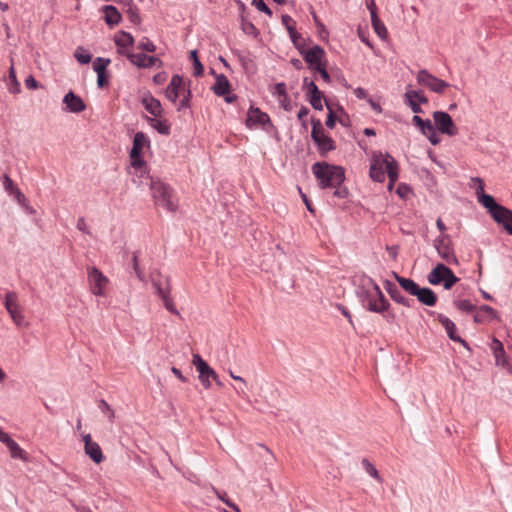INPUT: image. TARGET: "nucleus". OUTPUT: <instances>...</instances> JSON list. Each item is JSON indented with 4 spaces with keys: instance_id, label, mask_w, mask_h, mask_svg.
<instances>
[{
    "instance_id": "f257e3e1",
    "label": "nucleus",
    "mask_w": 512,
    "mask_h": 512,
    "mask_svg": "<svg viewBox=\"0 0 512 512\" xmlns=\"http://www.w3.org/2000/svg\"><path fill=\"white\" fill-rule=\"evenodd\" d=\"M357 295L363 307L370 312L383 313L389 307L380 287L371 278L363 280Z\"/></svg>"
},
{
    "instance_id": "f03ea898",
    "label": "nucleus",
    "mask_w": 512,
    "mask_h": 512,
    "mask_svg": "<svg viewBox=\"0 0 512 512\" xmlns=\"http://www.w3.org/2000/svg\"><path fill=\"white\" fill-rule=\"evenodd\" d=\"M312 172L323 189L337 187L345 180V171L341 166H335L326 162H316L312 165Z\"/></svg>"
},
{
    "instance_id": "7ed1b4c3",
    "label": "nucleus",
    "mask_w": 512,
    "mask_h": 512,
    "mask_svg": "<svg viewBox=\"0 0 512 512\" xmlns=\"http://www.w3.org/2000/svg\"><path fill=\"white\" fill-rule=\"evenodd\" d=\"M151 195L155 205L169 212H175L178 208V200L172 188L159 179H150Z\"/></svg>"
},
{
    "instance_id": "20e7f679",
    "label": "nucleus",
    "mask_w": 512,
    "mask_h": 512,
    "mask_svg": "<svg viewBox=\"0 0 512 512\" xmlns=\"http://www.w3.org/2000/svg\"><path fill=\"white\" fill-rule=\"evenodd\" d=\"M395 279L407 293L416 296L423 305L431 307L436 304L437 296L432 289L428 287L421 288L414 280L399 276L398 274H395Z\"/></svg>"
},
{
    "instance_id": "39448f33",
    "label": "nucleus",
    "mask_w": 512,
    "mask_h": 512,
    "mask_svg": "<svg viewBox=\"0 0 512 512\" xmlns=\"http://www.w3.org/2000/svg\"><path fill=\"white\" fill-rule=\"evenodd\" d=\"M431 285L443 284L444 289L449 290L459 281L453 271L442 263H438L427 275Z\"/></svg>"
},
{
    "instance_id": "423d86ee",
    "label": "nucleus",
    "mask_w": 512,
    "mask_h": 512,
    "mask_svg": "<svg viewBox=\"0 0 512 512\" xmlns=\"http://www.w3.org/2000/svg\"><path fill=\"white\" fill-rule=\"evenodd\" d=\"M472 180L478 184L476 188L478 201L489 211L495 221L501 219L507 208L496 203L495 199L491 195L485 194L484 182L482 179L476 177Z\"/></svg>"
},
{
    "instance_id": "0eeeda50",
    "label": "nucleus",
    "mask_w": 512,
    "mask_h": 512,
    "mask_svg": "<svg viewBox=\"0 0 512 512\" xmlns=\"http://www.w3.org/2000/svg\"><path fill=\"white\" fill-rule=\"evenodd\" d=\"M389 160H395L390 154H383L380 151L372 153L369 175L372 180L383 182L385 180V170L388 173Z\"/></svg>"
},
{
    "instance_id": "6e6552de",
    "label": "nucleus",
    "mask_w": 512,
    "mask_h": 512,
    "mask_svg": "<svg viewBox=\"0 0 512 512\" xmlns=\"http://www.w3.org/2000/svg\"><path fill=\"white\" fill-rule=\"evenodd\" d=\"M87 280L90 292L95 296H105L109 279L96 267L87 268Z\"/></svg>"
},
{
    "instance_id": "1a4fd4ad",
    "label": "nucleus",
    "mask_w": 512,
    "mask_h": 512,
    "mask_svg": "<svg viewBox=\"0 0 512 512\" xmlns=\"http://www.w3.org/2000/svg\"><path fill=\"white\" fill-rule=\"evenodd\" d=\"M416 80L419 85L426 87L430 91L437 94H442L450 86L448 82L439 79L426 69H421L418 71Z\"/></svg>"
},
{
    "instance_id": "9d476101",
    "label": "nucleus",
    "mask_w": 512,
    "mask_h": 512,
    "mask_svg": "<svg viewBox=\"0 0 512 512\" xmlns=\"http://www.w3.org/2000/svg\"><path fill=\"white\" fill-rule=\"evenodd\" d=\"M434 247L438 255L448 264H458V259L452 248L450 236L442 234L434 240Z\"/></svg>"
},
{
    "instance_id": "9b49d317",
    "label": "nucleus",
    "mask_w": 512,
    "mask_h": 512,
    "mask_svg": "<svg viewBox=\"0 0 512 512\" xmlns=\"http://www.w3.org/2000/svg\"><path fill=\"white\" fill-rule=\"evenodd\" d=\"M150 141L145 133L137 132L134 135L133 146L130 150L131 166L134 168H141L144 165V160L141 157V150L149 147Z\"/></svg>"
},
{
    "instance_id": "f8f14e48",
    "label": "nucleus",
    "mask_w": 512,
    "mask_h": 512,
    "mask_svg": "<svg viewBox=\"0 0 512 512\" xmlns=\"http://www.w3.org/2000/svg\"><path fill=\"white\" fill-rule=\"evenodd\" d=\"M311 137L321 154L335 149L334 141L324 133L320 121L313 122Z\"/></svg>"
},
{
    "instance_id": "ddd939ff",
    "label": "nucleus",
    "mask_w": 512,
    "mask_h": 512,
    "mask_svg": "<svg viewBox=\"0 0 512 512\" xmlns=\"http://www.w3.org/2000/svg\"><path fill=\"white\" fill-rule=\"evenodd\" d=\"M434 127L442 134L448 136H455L458 133V129L452 119V117L444 111H435L433 113Z\"/></svg>"
},
{
    "instance_id": "4468645a",
    "label": "nucleus",
    "mask_w": 512,
    "mask_h": 512,
    "mask_svg": "<svg viewBox=\"0 0 512 512\" xmlns=\"http://www.w3.org/2000/svg\"><path fill=\"white\" fill-rule=\"evenodd\" d=\"M192 363L199 372V380L201 381L202 385L206 389H209L211 387L210 379H217L216 372L202 359L199 354L193 355Z\"/></svg>"
},
{
    "instance_id": "2eb2a0df",
    "label": "nucleus",
    "mask_w": 512,
    "mask_h": 512,
    "mask_svg": "<svg viewBox=\"0 0 512 512\" xmlns=\"http://www.w3.org/2000/svg\"><path fill=\"white\" fill-rule=\"evenodd\" d=\"M82 440L84 442L85 454L96 464L104 460V455L100 445L92 440L91 434H83Z\"/></svg>"
},
{
    "instance_id": "dca6fc26",
    "label": "nucleus",
    "mask_w": 512,
    "mask_h": 512,
    "mask_svg": "<svg viewBox=\"0 0 512 512\" xmlns=\"http://www.w3.org/2000/svg\"><path fill=\"white\" fill-rule=\"evenodd\" d=\"M325 56V51L319 45H314L303 53L304 60L310 65L312 69L322 66V59Z\"/></svg>"
},
{
    "instance_id": "f3484780",
    "label": "nucleus",
    "mask_w": 512,
    "mask_h": 512,
    "mask_svg": "<svg viewBox=\"0 0 512 512\" xmlns=\"http://www.w3.org/2000/svg\"><path fill=\"white\" fill-rule=\"evenodd\" d=\"M130 62L138 68H150L153 66H162V61L155 56H148L143 53L130 55Z\"/></svg>"
},
{
    "instance_id": "a211bd4d",
    "label": "nucleus",
    "mask_w": 512,
    "mask_h": 512,
    "mask_svg": "<svg viewBox=\"0 0 512 512\" xmlns=\"http://www.w3.org/2000/svg\"><path fill=\"white\" fill-rule=\"evenodd\" d=\"M304 86L307 90V93L310 96V104L316 110H322V93L318 89L317 85L314 81H310L308 78H304Z\"/></svg>"
},
{
    "instance_id": "6ab92c4d",
    "label": "nucleus",
    "mask_w": 512,
    "mask_h": 512,
    "mask_svg": "<svg viewBox=\"0 0 512 512\" xmlns=\"http://www.w3.org/2000/svg\"><path fill=\"white\" fill-rule=\"evenodd\" d=\"M182 90H185L182 77L178 74H175L172 76L170 83L165 90V95L168 100L175 103Z\"/></svg>"
},
{
    "instance_id": "aec40b11",
    "label": "nucleus",
    "mask_w": 512,
    "mask_h": 512,
    "mask_svg": "<svg viewBox=\"0 0 512 512\" xmlns=\"http://www.w3.org/2000/svg\"><path fill=\"white\" fill-rule=\"evenodd\" d=\"M269 122V116L266 113L260 111V109L253 107L249 109L246 119V124L249 128L257 125L264 127Z\"/></svg>"
},
{
    "instance_id": "412c9836",
    "label": "nucleus",
    "mask_w": 512,
    "mask_h": 512,
    "mask_svg": "<svg viewBox=\"0 0 512 512\" xmlns=\"http://www.w3.org/2000/svg\"><path fill=\"white\" fill-rule=\"evenodd\" d=\"M63 103L66 105V109L72 113H80L86 108L84 101L72 91L64 96Z\"/></svg>"
},
{
    "instance_id": "4be33fe9",
    "label": "nucleus",
    "mask_w": 512,
    "mask_h": 512,
    "mask_svg": "<svg viewBox=\"0 0 512 512\" xmlns=\"http://www.w3.org/2000/svg\"><path fill=\"white\" fill-rule=\"evenodd\" d=\"M145 110L150 113L153 117H161L163 108L158 99L153 97L150 93L145 94L141 100Z\"/></svg>"
},
{
    "instance_id": "5701e85b",
    "label": "nucleus",
    "mask_w": 512,
    "mask_h": 512,
    "mask_svg": "<svg viewBox=\"0 0 512 512\" xmlns=\"http://www.w3.org/2000/svg\"><path fill=\"white\" fill-rule=\"evenodd\" d=\"M491 349L494 354L496 365L505 367L508 364V362L503 344L499 340L494 338L491 343Z\"/></svg>"
},
{
    "instance_id": "b1692460",
    "label": "nucleus",
    "mask_w": 512,
    "mask_h": 512,
    "mask_svg": "<svg viewBox=\"0 0 512 512\" xmlns=\"http://www.w3.org/2000/svg\"><path fill=\"white\" fill-rule=\"evenodd\" d=\"M386 290H387L388 294L390 295V297L392 298V300H394L395 302L402 304L406 307H411L413 300L406 298L398 290V288L395 285H393L391 282H387Z\"/></svg>"
},
{
    "instance_id": "393cba45",
    "label": "nucleus",
    "mask_w": 512,
    "mask_h": 512,
    "mask_svg": "<svg viewBox=\"0 0 512 512\" xmlns=\"http://www.w3.org/2000/svg\"><path fill=\"white\" fill-rule=\"evenodd\" d=\"M438 321L445 328V330L451 340L465 344V341L455 334L456 326L453 321H451L448 317H446L442 314L438 315Z\"/></svg>"
},
{
    "instance_id": "a878e982",
    "label": "nucleus",
    "mask_w": 512,
    "mask_h": 512,
    "mask_svg": "<svg viewBox=\"0 0 512 512\" xmlns=\"http://www.w3.org/2000/svg\"><path fill=\"white\" fill-rule=\"evenodd\" d=\"M212 90L217 96H225L228 94L230 91V82L228 78L223 74L216 75V81Z\"/></svg>"
},
{
    "instance_id": "bb28decb",
    "label": "nucleus",
    "mask_w": 512,
    "mask_h": 512,
    "mask_svg": "<svg viewBox=\"0 0 512 512\" xmlns=\"http://www.w3.org/2000/svg\"><path fill=\"white\" fill-rule=\"evenodd\" d=\"M497 318V312L488 305H483L479 308L478 313L474 315V321L476 323H483Z\"/></svg>"
},
{
    "instance_id": "cd10ccee",
    "label": "nucleus",
    "mask_w": 512,
    "mask_h": 512,
    "mask_svg": "<svg viewBox=\"0 0 512 512\" xmlns=\"http://www.w3.org/2000/svg\"><path fill=\"white\" fill-rule=\"evenodd\" d=\"M147 121L158 133L162 135L170 134V124L166 119H162L161 117H148Z\"/></svg>"
},
{
    "instance_id": "c85d7f7f",
    "label": "nucleus",
    "mask_w": 512,
    "mask_h": 512,
    "mask_svg": "<svg viewBox=\"0 0 512 512\" xmlns=\"http://www.w3.org/2000/svg\"><path fill=\"white\" fill-rule=\"evenodd\" d=\"M105 22L109 26H115L121 21V15L116 7L107 5L104 7Z\"/></svg>"
},
{
    "instance_id": "c756f323",
    "label": "nucleus",
    "mask_w": 512,
    "mask_h": 512,
    "mask_svg": "<svg viewBox=\"0 0 512 512\" xmlns=\"http://www.w3.org/2000/svg\"><path fill=\"white\" fill-rule=\"evenodd\" d=\"M361 464L363 466V469L365 470V472L371 476L372 478H374L378 483H383V478L380 476L377 468L374 466V464H372L368 459L364 458L362 461H361Z\"/></svg>"
},
{
    "instance_id": "7c9ffc66",
    "label": "nucleus",
    "mask_w": 512,
    "mask_h": 512,
    "mask_svg": "<svg viewBox=\"0 0 512 512\" xmlns=\"http://www.w3.org/2000/svg\"><path fill=\"white\" fill-rule=\"evenodd\" d=\"M390 164L388 166V178L389 183L387 189L391 191L394 187L395 182L398 180V164L396 160H389Z\"/></svg>"
},
{
    "instance_id": "2f4dec72",
    "label": "nucleus",
    "mask_w": 512,
    "mask_h": 512,
    "mask_svg": "<svg viewBox=\"0 0 512 512\" xmlns=\"http://www.w3.org/2000/svg\"><path fill=\"white\" fill-rule=\"evenodd\" d=\"M134 42V37L124 31L115 36V44L117 47L133 46Z\"/></svg>"
},
{
    "instance_id": "473e14b6",
    "label": "nucleus",
    "mask_w": 512,
    "mask_h": 512,
    "mask_svg": "<svg viewBox=\"0 0 512 512\" xmlns=\"http://www.w3.org/2000/svg\"><path fill=\"white\" fill-rule=\"evenodd\" d=\"M9 82H8V90L10 93L17 94L20 92V84L16 77V72L13 67V65L9 69V76H8Z\"/></svg>"
},
{
    "instance_id": "72a5a7b5",
    "label": "nucleus",
    "mask_w": 512,
    "mask_h": 512,
    "mask_svg": "<svg viewBox=\"0 0 512 512\" xmlns=\"http://www.w3.org/2000/svg\"><path fill=\"white\" fill-rule=\"evenodd\" d=\"M6 446L8 447L12 458H18L22 460L27 459L23 449L13 439Z\"/></svg>"
},
{
    "instance_id": "f704fd0d",
    "label": "nucleus",
    "mask_w": 512,
    "mask_h": 512,
    "mask_svg": "<svg viewBox=\"0 0 512 512\" xmlns=\"http://www.w3.org/2000/svg\"><path fill=\"white\" fill-rule=\"evenodd\" d=\"M499 224H502L504 229L512 235V211L509 209H506V211L503 213V216L501 219L496 221Z\"/></svg>"
},
{
    "instance_id": "c9c22d12",
    "label": "nucleus",
    "mask_w": 512,
    "mask_h": 512,
    "mask_svg": "<svg viewBox=\"0 0 512 512\" xmlns=\"http://www.w3.org/2000/svg\"><path fill=\"white\" fill-rule=\"evenodd\" d=\"M74 57L81 64H88L92 59V55L83 47L76 48Z\"/></svg>"
},
{
    "instance_id": "e433bc0d",
    "label": "nucleus",
    "mask_w": 512,
    "mask_h": 512,
    "mask_svg": "<svg viewBox=\"0 0 512 512\" xmlns=\"http://www.w3.org/2000/svg\"><path fill=\"white\" fill-rule=\"evenodd\" d=\"M110 62L109 58L97 57L93 62V69L97 74L105 73Z\"/></svg>"
},
{
    "instance_id": "4c0bfd02",
    "label": "nucleus",
    "mask_w": 512,
    "mask_h": 512,
    "mask_svg": "<svg viewBox=\"0 0 512 512\" xmlns=\"http://www.w3.org/2000/svg\"><path fill=\"white\" fill-rule=\"evenodd\" d=\"M190 58L191 60L193 61V67H194V75L195 76H201L203 74V71H204V68H203V65L201 64L198 56H197V51L196 50H192L190 52Z\"/></svg>"
},
{
    "instance_id": "58836bf2",
    "label": "nucleus",
    "mask_w": 512,
    "mask_h": 512,
    "mask_svg": "<svg viewBox=\"0 0 512 512\" xmlns=\"http://www.w3.org/2000/svg\"><path fill=\"white\" fill-rule=\"evenodd\" d=\"M98 408L104 415L107 416V418L109 419L110 422H113V420L115 418L114 410L111 408V406L105 400L99 401Z\"/></svg>"
},
{
    "instance_id": "ea45409f",
    "label": "nucleus",
    "mask_w": 512,
    "mask_h": 512,
    "mask_svg": "<svg viewBox=\"0 0 512 512\" xmlns=\"http://www.w3.org/2000/svg\"><path fill=\"white\" fill-rule=\"evenodd\" d=\"M4 305L7 310H11V308L15 309V307H18L19 304L17 301V294L13 291L7 292L5 295Z\"/></svg>"
},
{
    "instance_id": "a19ab883",
    "label": "nucleus",
    "mask_w": 512,
    "mask_h": 512,
    "mask_svg": "<svg viewBox=\"0 0 512 512\" xmlns=\"http://www.w3.org/2000/svg\"><path fill=\"white\" fill-rule=\"evenodd\" d=\"M241 29L245 34L251 35L254 37H256L259 33L257 28L254 26V24L247 21L244 18H242V21H241Z\"/></svg>"
},
{
    "instance_id": "79ce46f5",
    "label": "nucleus",
    "mask_w": 512,
    "mask_h": 512,
    "mask_svg": "<svg viewBox=\"0 0 512 512\" xmlns=\"http://www.w3.org/2000/svg\"><path fill=\"white\" fill-rule=\"evenodd\" d=\"M405 98L417 99L422 104H426L428 102V98L422 93V91L407 89L405 92Z\"/></svg>"
},
{
    "instance_id": "37998d69",
    "label": "nucleus",
    "mask_w": 512,
    "mask_h": 512,
    "mask_svg": "<svg viewBox=\"0 0 512 512\" xmlns=\"http://www.w3.org/2000/svg\"><path fill=\"white\" fill-rule=\"evenodd\" d=\"M137 47H138V49L146 51V52H155L156 51V46L147 37H143L142 39H140Z\"/></svg>"
},
{
    "instance_id": "c03bdc74",
    "label": "nucleus",
    "mask_w": 512,
    "mask_h": 512,
    "mask_svg": "<svg viewBox=\"0 0 512 512\" xmlns=\"http://www.w3.org/2000/svg\"><path fill=\"white\" fill-rule=\"evenodd\" d=\"M454 305L461 311L464 312H472L475 309V306L466 299L463 300H455Z\"/></svg>"
},
{
    "instance_id": "a18cd8bd",
    "label": "nucleus",
    "mask_w": 512,
    "mask_h": 512,
    "mask_svg": "<svg viewBox=\"0 0 512 512\" xmlns=\"http://www.w3.org/2000/svg\"><path fill=\"white\" fill-rule=\"evenodd\" d=\"M126 12H127L129 20L132 23H134V24L140 23V16H139L138 10L135 7V5H133L132 3H129L128 9Z\"/></svg>"
},
{
    "instance_id": "49530a36",
    "label": "nucleus",
    "mask_w": 512,
    "mask_h": 512,
    "mask_svg": "<svg viewBox=\"0 0 512 512\" xmlns=\"http://www.w3.org/2000/svg\"><path fill=\"white\" fill-rule=\"evenodd\" d=\"M162 301H163V304L165 306V308L171 312L172 314H175V315H180L179 311L177 310V308L175 307L174 303H173V300L172 298L170 297V295H167V296H163L162 298Z\"/></svg>"
},
{
    "instance_id": "de8ad7c7",
    "label": "nucleus",
    "mask_w": 512,
    "mask_h": 512,
    "mask_svg": "<svg viewBox=\"0 0 512 512\" xmlns=\"http://www.w3.org/2000/svg\"><path fill=\"white\" fill-rule=\"evenodd\" d=\"M214 492L216 493L217 497L223 501L228 507L232 508L235 512H241L239 507L233 503L232 501H230L227 497H226V493H220L219 491H217L215 488L213 489Z\"/></svg>"
},
{
    "instance_id": "09e8293b",
    "label": "nucleus",
    "mask_w": 512,
    "mask_h": 512,
    "mask_svg": "<svg viewBox=\"0 0 512 512\" xmlns=\"http://www.w3.org/2000/svg\"><path fill=\"white\" fill-rule=\"evenodd\" d=\"M252 5H254L259 11L267 14L269 17L272 16V11L265 4L264 0H252Z\"/></svg>"
},
{
    "instance_id": "8fccbe9b",
    "label": "nucleus",
    "mask_w": 512,
    "mask_h": 512,
    "mask_svg": "<svg viewBox=\"0 0 512 512\" xmlns=\"http://www.w3.org/2000/svg\"><path fill=\"white\" fill-rule=\"evenodd\" d=\"M282 24L286 27L288 33H292L293 29H295V21L293 18L287 14L282 15L281 17Z\"/></svg>"
},
{
    "instance_id": "3c124183",
    "label": "nucleus",
    "mask_w": 512,
    "mask_h": 512,
    "mask_svg": "<svg viewBox=\"0 0 512 512\" xmlns=\"http://www.w3.org/2000/svg\"><path fill=\"white\" fill-rule=\"evenodd\" d=\"M372 27H373L375 33L381 39H386L387 38L388 32H387V29H386L385 25L382 22L376 23V24L372 25Z\"/></svg>"
},
{
    "instance_id": "603ef678",
    "label": "nucleus",
    "mask_w": 512,
    "mask_h": 512,
    "mask_svg": "<svg viewBox=\"0 0 512 512\" xmlns=\"http://www.w3.org/2000/svg\"><path fill=\"white\" fill-rule=\"evenodd\" d=\"M184 96L179 103L178 110L188 108L190 106L191 91L189 89L184 90Z\"/></svg>"
},
{
    "instance_id": "864d4df0",
    "label": "nucleus",
    "mask_w": 512,
    "mask_h": 512,
    "mask_svg": "<svg viewBox=\"0 0 512 512\" xmlns=\"http://www.w3.org/2000/svg\"><path fill=\"white\" fill-rule=\"evenodd\" d=\"M3 186H4V189L7 192H9L10 194H13L14 193V189L18 188V187L15 186L14 182L12 181V179L8 175L4 176Z\"/></svg>"
},
{
    "instance_id": "5fc2aeb1",
    "label": "nucleus",
    "mask_w": 512,
    "mask_h": 512,
    "mask_svg": "<svg viewBox=\"0 0 512 512\" xmlns=\"http://www.w3.org/2000/svg\"><path fill=\"white\" fill-rule=\"evenodd\" d=\"M425 136L429 139V141L432 145H437L440 142V137H439L435 127L432 129V131H429L428 133H426Z\"/></svg>"
},
{
    "instance_id": "6e6d98bb",
    "label": "nucleus",
    "mask_w": 512,
    "mask_h": 512,
    "mask_svg": "<svg viewBox=\"0 0 512 512\" xmlns=\"http://www.w3.org/2000/svg\"><path fill=\"white\" fill-rule=\"evenodd\" d=\"M77 229L85 234H88L90 235L91 234V231L84 219V217H80L77 221V225H76Z\"/></svg>"
},
{
    "instance_id": "4d7b16f0",
    "label": "nucleus",
    "mask_w": 512,
    "mask_h": 512,
    "mask_svg": "<svg viewBox=\"0 0 512 512\" xmlns=\"http://www.w3.org/2000/svg\"><path fill=\"white\" fill-rule=\"evenodd\" d=\"M405 100L414 113L418 114L423 112L420 105L413 98H405Z\"/></svg>"
},
{
    "instance_id": "13d9d810",
    "label": "nucleus",
    "mask_w": 512,
    "mask_h": 512,
    "mask_svg": "<svg viewBox=\"0 0 512 512\" xmlns=\"http://www.w3.org/2000/svg\"><path fill=\"white\" fill-rule=\"evenodd\" d=\"M133 270H134L137 278L141 281H144L145 277H144L143 272L140 270V268L138 266V260H137V256L135 254L133 255Z\"/></svg>"
},
{
    "instance_id": "bf43d9fd",
    "label": "nucleus",
    "mask_w": 512,
    "mask_h": 512,
    "mask_svg": "<svg viewBox=\"0 0 512 512\" xmlns=\"http://www.w3.org/2000/svg\"><path fill=\"white\" fill-rule=\"evenodd\" d=\"M133 270H134L137 278L141 281H144L145 277H144L143 272L140 270V268L138 266V260H137V256L135 254L133 255Z\"/></svg>"
},
{
    "instance_id": "052dcab7",
    "label": "nucleus",
    "mask_w": 512,
    "mask_h": 512,
    "mask_svg": "<svg viewBox=\"0 0 512 512\" xmlns=\"http://www.w3.org/2000/svg\"><path fill=\"white\" fill-rule=\"evenodd\" d=\"M316 28H317V33H318L319 38L322 40H327L328 36H329V32H328L327 28L325 27V25L323 23H321V24H318V26H316Z\"/></svg>"
},
{
    "instance_id": "680f3d73",
    "label": "nucleus",
    "mask_w": 512,
    "mask_h": 512,
    "mask_svg": "<svg viewBox=\"0 0 512 512\" xmlns=\"http://www.w3.org/2000/svg\"><path fill=\"white\" fill-rule=\"evenodd\" d=\"M326 106H327V108L329 110V114H328V117L326 119L325 124H326V126L328 128L332 129L335 126V118H334V115H333V111H332V109H331V107L329 106L328 103H326Z\"/></svg>"
},
{
    "instance_id": "e2e57ef3",
    "label": "nucleus",
    "mask_w": 512,
    "mask_h": 512,
    "mask_svg": "<svg viewBox=\"0 0 512 512\" xmlns=\"http://www.w3.org/2000/svg\"><path fill=\"white\" fill-rule=\"evenodd\" d=\"M275 93L278 95V97H283L284 99L287 98V92H286V85L284 83H278L275 87Z\"/></svg>"
},
{
    "instance_id": "0e129e2a",
    "label": "nucleus",
    "mask_w": 512,
    "mask_h": 512,
    "mask_svg": "<svg viewBox=\"0 0 512 512\" xmlns=\"http://www.w3.org/2000/svg\"><path fill=\"white\" fill-rule=\"evenodd\" d=\"M434 128V125L429 119L424 120V124L420 125L419 129L423 135L428 133L429 131H432Z\"/></svg>"
},
{
    "instance_id": "69168bd1",
    "label": "nucleus",
    "mask_w": 512,
    "mask_h": 512,
    "mask_svg": "<svg viewBox=\"0 0 512 512\" xmlns=\"http://www.w3.org/2000/svg\"><path fill=\"white\" fill-rule=\"evenodd\" d=\"M335 188V191H334V195L338 198H346L347 195H348V190L346 187H343L341 185L337 186V187H334Z\"/></svg>"
},
{
    "instance_id": "338daca9",
    "label": "nucleus",
    "mask_w": 512,
    "mask_h": 512,
    "mask_svg": "<svg viewBox=\"0 0 512 512\" xmlns=\"http://www.w3.org/2000/svg\"><path fill=\"white\" fill-rule=\"evenodd\" d=\"M25 86L30 90H34L38 87V82L33 76H28L25 79Z\"/></svg>"
},
{
    "instance_id": "774afa93",
    "label": "nucleus",
    "mask_w": 512,
    "mask_h": 512,
    "mask_svg": "<svg viewBox=\"0 0 512 512\" xmlns=\"http://www.w3.org/2000/svg\"><path fill=\"white\" fill-rule=\"evenodd\" d=\"M336 307L347 318L349 323L353 324L352 316H351L350 312L348 311V309L345 306H343L342 304H337Z\"/></svg>"
}]
</instances>
